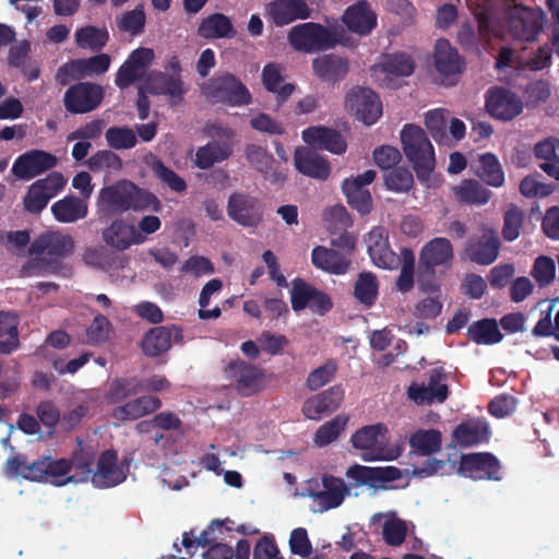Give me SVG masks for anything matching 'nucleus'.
Masks as SVG:
<instances>
[{"mask_svg": "<svg viewBox=\"0 0 559 559\" xmlns=\"http://www.w3.org/2000/svg\"><path fill=\"white\" fill-rule=\"evenodd\" d=\"M97 206L106 215H119L129 211L159 212L162 202L151 191L122 179L100 189Z\"/></svg>", "mask_w": 559, "mask_h": 559, "instance_id": "obj_1", "label": "nucleus"}, {"mask_svg": "<svg viewBox=\"0 0 559 559\" xmlns=\"http://www.w3.org/2000/svg\"><path fill=\"white\" fill-rule=\"evenodd\" d=\"M74 251V239L61 231L40 234L28 247V254L34 259L24 265L27 275L58 274L62 261Z\"/></svg>", "mask_w": 559, "mask_h": 559, "instance_id": "obj_2", "label": "nucleus"}, {"mask_svg": "<svg viewBox=\"0 0 559 559\" xmlns=\"http://www.w3.org/2000/svg\"><path fill=\"white\" fill-rule=\"evenodd\" d=\"M3 469L11 477H22L29 481L46 483L56 487L73 481V477H70V462L64 457L53 459L50 455H43L29 463L25 454L17 453L7 459Z\"/></svg>", "mask_w": 559, "mask_h": 559, "instance_id": "obj_3", "label": "nucleus"}, {"mask_svg": "<svg viewBox=\"0 0 559 559\" xmlns=\"http://www.w3.org/2000/svg\"><path fill=\"white\" fill-rule=\"evenodd\" d=\"M401 142L407 159L412 163L419 180H424L435 169V151L424 129L405 124L401 131Z\"/></svg>", "mask_w": 559, "mask_h": 559, "instance_id": "obj_4", "label": "nucleus"}, {"mask_svg": "<svg viewBox=\"0 0 559 559\" xmlns=\"http://www.w3.org/2000/svg\"><path fill=\"white\" fill-rule=\"evenodd\" d=\"M454 258L453 247L449 239L437 237L429 240L420 250L417 281L424 290H435L436 269H450Z\"/></svg>", "mask_w": 559, "mask_h": 559, "instance_id": "obj_5", "label": "nucleus"}, {"mask_svg": "<svg viewBox=\"0 0 559 559\" xmlns=\"http://www.w3.org/2000/svg\"><path fill=\"white\" fill-rule=\"evenodd\" d=\"M201 92L213 104L241 107L252 103V96L248 87L229 72L216 74L202 84Z\"/></svg>", "mask_w": 559, "mask_h": 559, "instance_id": "obj_6", "label": "nucleus"}, {"mask_svg": "<svg viewBox=\"0 0 559 559\" xmlns=\"http://www.w3.org/2000/svg\"><path fill=\"white\" fill-rule=\"evenodd\" d=\"M289 45L296 51L317 52L333 48L337 40L325 26L307 22L294 26L287 35Z\"/></svg>", "mask_w": 559, "mask_h": 559, "instance_id": "obj_7", "label": "nucleus"}, {"mask_svg": "<svg viewBox=\"0 0 559 559\" xmlns=\"http://www.w3.org/2000/svg\"><path fill=\"white\" fill-rule=\"evenodd\" d=\"M476 25L463 23L456 34L459 44L465 49L480 52L487 49L492 38L499 36V28L492 16L486 12L476 14Z\"/></svg>", "mask_w": 559, "mask_h": 559, "instance_id": "obj_8", "label": "nucleus"}, {"mask_svg": "<svg viewBox=\"0 0 559 559\" xmlns=\"http://www.w3.org/2000/svg\"><path fill=\"white\" fill-rule=\"evenodd\" d=\"M226 378L231 381L240 396L258 394L266 386L265 371L241 359L230 361L225 368Z\"/></svg>", "mask_w": 559, "mask_h": 559, "instance_id": "obj_9", "label": "nucleus"}, {"mask_svg": "<svg viewBox=\"0 0 559 559\" xmlns=\"http://www.w3.org/2000/svg\"><path fill=\"white\" fill-rule=\"evenodd\" d=\"M546 13L539 8L515 5L508 17L510 34L519 40L533 41L543 31Z\"/></svg>", "mask_w": 559, "mask_h": 559, "instance_id": "obj_10", "label": "nucleus"}, {"mask_svg": "<svg viewBox=\"0 0 559 559\" xmlns=\"http://www.w3.org/2000/svg\"><path fill=\"white\" fill-rule=\"evenodd\" d=\"M105 90L94 82H79L71 85L63 95V105L68 112L82 115L96 110L103 103Z\"/></svg>", "mask_w": 559, "mask_h": 559, "instance_id": "obj_11", "label": "nucleus"}, {"mask_svg": "<svg viewBox=\"0 0 559 559\" xmlns=\"http://www.w3.org/2000/svg\"><path fill=\"white\" fill-rule=\"evenodd\" d=\"M67 180L62 174L52 171L45 178L33 182L23 198L24 210L32 214L40 213L48 202L66 186Z\"/></svg>", "mask_w": 559, "mask_h": 559, "instance_id": "obj_12", "label": "nucleus"}, {"mask_svg": "<svg viewBox=\"0 0 559 559\" xmlns=\"http://www.w3.org/2000/svg\"><path fill=\"white\" fill-rule=\"evenodd\" d=\"M290 302L293 310L296 312L309 308L313 313L321 316L329 312L333 307L332 299L326 293L300 277L292 281Z\"/></svg>", "mask_w": 559, "mask_h": 559, "instance_id": "obj_13", "label": "nucleus"}, {"mask_svg": "<svg viewBox=\"0 0 559 559\" xmlns=\"http://www.w3.org/2000/svg\"><path fill=\"white\" fill-rule=\"evenodd\" d=\"M227 214L240 226L258 227L264 218V206L255 197L233 192L228 198Z\"/></svg>", "mask_w": 559, "mask_h": 559, "instance_id": "obj_14", "label": "nucleus"}, {"mask_svg": "<svg viewBox=\"0 0 559 559\" xmlns=\"http://www.w3.org/2000/svg\"><path fill=\"white\" fill-rule=\"evenodd\" d=\"M345 107L356 119L367 126L373 124L382 115L379 96L368 87H354L345 97Z\"/></svg>", "mask_w": 559, "mask_h": 559, "instance_id": "obj_15", "label": "nucleus"}, {"mask_svg": "<svg viewBox=\"0 0 559 559\" xmlns=\"http://www.w3.org/2000/svg\"><path fill=\"white\" fill-rule=\"evenodd\" d=\"M459 472L473 479H501V465L490 452L462 454Z\"/></svg>", "mask_w": 559, "mask_h": 559, "instance_id": "obj_16", "label": "nucleus"}, {"mask_svg": "<svg viewBox=\"0 0 559 559\" xmlns=\"http://www.w3.org/2000/svg\"><path fill=\"white\" fill-rule=\"evenodd\" d=\"M376 176L377 173L373 169H368L356 177L346 178L342 183L348 205L361 215L369 214L372 210V198L367 186L374 180Z\"/></svg>", "mask_w": 559, "mask_h": 559, "instance_id": "obj_17", "label": "nucleus"}, {"mask_svg": "<svg viewBox=\"0 0 559 559\" xmlns=\"http://www.w3.org/2000/svg\"><path fill=\"white\" fill-rule=\"evenodd\" d=\"M57 157L41 150H31L21 154L13 163L12 174L22 180H31L57 166Z\"/></svg>", "mask_w": 559, "mask_h": 559, "instance_id": "obj_18", "label": "nucleus"}, {"mask_svg": "<svg viewBox=\"0 0 559 559\" xmlns=\"http://www.w3.org/2000/svg\"><path fill=\"white\" fill-rule=\"evenodd\" d=\"M486 109L491 117L509 121L522 112L523 104L513 92L493 87L486 93Z\"/></svg>", "mask_w": 559, "mask_h": 559, "instance_id": "obj_19", "label": "nucleus"}, {"mask_svg": "<svg viewBox=\"0 0 559 559\" xmlns=\"http://www.w3.org/2000/svg\"><path fill=\"white\" fill-rule=\"evenodd\" d=\"M174 343L183 342V330L181 326L160 325L148 330L145 333L141 347L143 353L148 357H157L168 352Z\"/></svg>", "mask_w": 559, "mask_h": 559, "instance_id": "obj_20", "label": "nucleus"}, {"mask_svg": "<svg viewBox=\"0 0 559 559\" xmlns=\"http://www.w3.org/2000/svg\"><path fill=\"white\" fill-rule=\"evenodd\" d=\"M344 393L341 384L333 385L307 399L302 404L301 412L306 418L319 420L340 408Z\"/></svg>", "mask_w": 559, "mask_h": 559, "instance_id": "obj_21", "label": "nucleus"}, {"mask_svg": "<svg viewBox=\"0 0 559 559\" xmlns=\"http://www.w3.org/2000/svg\"><path fill=\"white\" fill-rule=\"evenodd\" d=\"M265 17L276 26H285L311 16L306 0H272L265 5Z\"/></svg>", "mask_w": 559, "mask_h": 559, "instance_id": "obj_22", "label": "nucleus"}, {"mask_svg": "<svg viewBox=\"0 0 559 559\" xmlns=\"http://www.w3.org/2000/svg\"><path fill=\"white\" fill-rule=\"evenodd\" d=\"M366 243L372 262L382 269L396 270L401 265V258L391 250L388 233L383 227L372 228L367 237Z\"/></svg>", "mask_w": 559, "mask_h": 559, "instance_id": "obj_23", "label": "nucleus"}, {"mask_svg": "<svg viewBox=\"0 0 559 559\" xmlns=\"http://www.w3.org/2000/svg\"><path fill=\"white\" fill-rule=\"evenodd\" d=\"M500 240L493 229H485L479 237H472L465 246V253L469 261L478 265L492 264L500 250Z\"/></svg>", "mask_w": 559, "mask_h": 559, "instance_id": "obj_24", "label": "nucleus"}, {"mask_svg": "<svg viewBox=\"0 0 559 559\" xmlns=\"http://www.w3.org/2000/svg\"><path fill=\"white\" fill-rule=\"evenodd\" d=\"M104 242L118 251H124L133 245L143 243L146 237L136 227L122 218H117L102 233Z\"/></svg>", "mask_w": 559, "mask_h": 559, "instance_id": "obj_25", "label": "nucleus"}, {"mask_svg": "<svg viewBox=\"0 0 559 559\" xmlns=\"http://www.w3.org/2000/svg\"><path fill=\"white\" fill-rule=\"evenodd\" d=\"M294 164L300 174L312 179L324 181L331 175L329 159L309 147L295 150Z\"/></svg>", "mask_w": 559, "mask_h": 559, "instance_id": "obj_26", "label": "nucleus"}, {"mask_svg": "<svg viewBox=\"0 0 559 559\" xmlns=\"http://www.w3.org/2000/svg\"><path fill=\"white\" fill-rule=\"evenodd\" d=\"M313 74L322 82L337 84L349 72V60L335 53H324L312 60Z\"/></svg>", "mask_w": 559, "mask_h": 559, "instance_id": "obj_27", "label": "nucleus"}, {"mask_svg": "<svg viewBox=\"0 0 559 559\" xmlns=\"http://www.w3.org/2000/svg\"><path fill=\"white\" fill-rule=\"evenodd\" d=\"M443 374L437 370H431L428 384L412 383L407 389L408 397L417 404H431L435 401L442 403L449 394L448 385L441 383Z\"/></svg>", "mask_w": 559, "mask_h": 559, "instance_id": "obj_28", "label": "nucleus"}, {"mask_svg": "<svg viewBox=\"0 0 559 559\" xmlns=\"http://www.w3.org/2000/svg\"><path fill=\"white\" fill-rule=\"evenodd\" d=\"M386 431V427L382 424L364 426L352 436L350 442L355 449L370 451L364 456L365 461L393 460L395 456L383 455L382 450L378 449L380 438Z\"/></svg>", "mask_w": 559, "mask_h": 559, "instance_id": "obj_29", "label": "nucleus"}, {"mask_svg": "<svg viewBox=\"0 0 559 559\" xmlns=\"http://www.w3.org/2000/svg\"><path fill=\"white\" fill-rule=\"evenodd\" d=\"M302 140L314 147L341 155L346 152L347 143L335 129L324 126L309 127L302 131Z\"/></svg>", "mask_w": 559, "mask_h": 559, "instance_id": "obj_30", "label": "nucleus"}, {"mask_svg": "<svg viewBox=\"0 0 559 559\" xmlns=\"http://www.w3.org/2000/svg\"><path fill=\"white\" fill-rule=\"evenodd\" d=\"M346 476L356 481V485H367L377 488L379 484L391 483L402 478V472L395 466H362L354 465L348 468Z\"/></svg>", "mask_w": 559, "mask_h": 559, "instance_id": "obj_31", "label": "nucleus"}, {"mask_svg": "<svg viewBox=\"0 0 559 559\" xmlns=\"http://www.w3.org/2000/svg\"><path fill=\"white\" fill-rule=\"evenodd\" d=\"M126 479L123 471L118 466V455L114 450L104 451L97 462V469L91 480L98 488H110Z\"/></svg>", "mask_w": 559, "mask_h": 559, "instance_id": "obj_32", "label": "nucleus"}, {"mask_svg": "<svg viewBox=\"0 0 559 559\" xmlns=\"http://www.w3.org/2000/svg\"><path fill=\"white\" fill-rule=\"evenodd\" d=\"M346 27L360 36L369 35L377 26V15L366 0L348 7L343 15Z\"/></svg>", "mask_w": 559, "mask_h": 559, "instance_id": "obj_33", "label": "nucleus"}, {"mask_svg": "<svg viewBox=\"0 0 559 559\" xmlns=\"http://www.w3.org/2000/svg\"><path fill=\"white\" fill-rule=\"evenodd\" d=\"M311 263L316 269L334 275L345 274L350 265V261L343 253L324 246L312 249Z\"/></svg>", "mask_w": 559, "mask_h": 559, "instance_id": "obj_34", "label": "nucleus"}, {"mask_svg": "<svg viewBox=\"0 0 559 559\" xmlns=\"http://www.w3.org/2000/svg\"><path fill=\"white\" fill-rule=\"evenodd\" d=\"M433 61L436 70L445 76L459 74L464 69V60L457 50L451 46L450 41L444 38L436 41Z\"/></svg>", "mask_w": 559, "mask_h": 559, "instance_id": "obj_35", "label": "nucleus"}, {"mask_svg": "<svg viewBox=\"0 0 559 559\" xmlns=\"http://www.w3.org/2000/svg\"><path fill=\"white\" fill-rule=\"evenodd\" d=\"M489 436L488 423L480 418L463 421L453 430V439L463 448L487 442Z\"/></svg>", "mask_w": 559, "mask_h": 559, "instance_id": "obj_36", "label": "nucleus"}, {"mask_svg": "<svg viewBox=\"0 0 559 559\" xmlns=\"http://www.w3.org/2000/svg\"><path fill=\"white\" fill-rule=\"evenodd\" d=\"M534 156L542 160L539 168L550 178L559 181V139L548 136L534 145Z\"/></svg>", "mask_w": 559, "mask_h": 559, "instance_id": "obj_37", "label": "nucleus"}, {"mask_svg": "<svg viewBox=\"0 0 559 559\" xmlns=\"http://www.w3.org/2000/svg\"><path fill=\"white\" fill-rule=\"evenodd\" d=\"M162 407V401L152 395H143L129 401L112 411V417L119 421L135 420L152 414Z\"/></svg>", "mask_w": 559, "mask_h": 559, "instance_id": "obj_38", "label": "nucleus"}, {"mask_svg": "<svg viewBox=\"0 0 559 559\" xmlns=\"http://www.w3.org/2000/svg\"><path fill=\"white\" fill-rule=\"evenodd\" d=\"M198 35L205 39L234 38L236 29L227 15L212 13L201 21Z\"/></svg>", "mask_w": 559, "mask_h": 559, "instance_id": "obj_39", "label": "nucleus"}, {"mask_svg": "<svg viewBox=\"0 0 559 559\" xmlns=\"http://www.w3.org/2000/svg\"><path fill=\"white\" fill-rule=\"evenodd\" d=\"M51 213L60 223H74L86 217L87 203L76 195L69 194L51 205Z\"/></svg>", "mask_w": 559, "mask_h": 559, "instance_id": "obj_40", "label": "nucleus"}, {"mask_svg": "<svg viewBox=\"0 0 559 559\" xmlns=\"http://www.w3.org/2000/svg\"><path fill=\"white\" fill-rule=\"evenodd\" d=\"M262 83L266 91L276 94L280 103L286 102L295 90L292 83H284L283 68L275 62L266 63L262 70Z\"/></svg>", "mask_w": 559, "mask_h": 559, "instance_id": "obj_41", "label": "nucleus"}, {"mask_svg": "<svg viewBox=\"0 0 559 559\" xmlns=\"http://www.w3.org/2000/svg\"><path fill=\"white\" fill-rule=\"evenodd\" d=\"M231 154L230 143L213 140L197 150L194 164L200 169H209L214 164L228 159Z\"/></svg>", "mask_w": 559, "mask_h": 559, "instance_id": "obj_42", "label": "nucleus"}, {"mask_svg": "<svg viewBox=\"0 0 559 559\" xmlns=\"http://www.w3.org/2000/svg\"><path fill=\"white\" fill-rule=\"evenodd\" d=\"M67 67L76 74L79 79L99 75L108 71L110 57L107 53H99L90 58L75 59L59 69V73L66 72Z\"/></svg>", "mask_w": 559, "mask_h": 559, "instance_id": "obj_43", "label": "nucleus"}, {"mask_svg": "<svg viewBox=\"0 0 559 559\" xmlns=\"http://www.w3.org/2000/svg\"><path fill=\"white\" fill-rule=\"evenodd\" d=\"M453 192L460 203L467 205H484L491 197V191L475 179L462 180L453 187Z\"/></svg>", "mask_w": 559, "mask_h": 559, "instance_id": "obj_44", "label": "nucleus"}, {"mask_svg": "<svg viewBox=\"0 0 559 559\" xmlns=\"http://www.w3.org/2000/svg\"><path fill=\"white\" fill-rule=\"evenodd\" d=\"M322 484L324 490L316 495L317 500L324 509H334L342 504L345 496L348 493L343 479L334 476H323Z\"/></svg>", "mask_w": 559, "mask_h": 559, "instance_id": "obj_45", "label": "nucleus"}, {"mask_svg": "<svg viewBox=\"0 0 559 559\" xmlns=\"http://www.w3.org/2000/svg\"><path fill=\"white\" fill-rule=\"evenodd\" d=\"M19 319L10 312L0 311V354L9 355L20 346Z\"/></svg>", "mask_w": 559, "mask_h": 559, "instance_id": "obj_46", "label": "nucleus"}, {"mask_svg": "<svg viewBox=\"0 0 559 559\" xmlns=\"http://www.w3.org/2000/svg\"><path fill=\"white\" fill-rule=\"evenodd\" d=\"M467 336L476 344L492 345L501 342L503 335L495 319L473 322L467 329Z\"/></svg>", "mask_w": 559, "mask_h": 559, "instance_id": "obj_47", "label": "nucleus"}, {"mask_svg": "<svg viewBox=\"0 0 559 559\" xmlns=\"http://www.w3.org/2000/svg\"><path fill=\"white\" fill-rule=\"evenodd\" d=\"M442 444L441 432L437 429H418L409 437V445L419 455L439 452Z\"/></svg>", "mask_w": 559, "mask_h": 559, "instance_id": "obj_48", "label": "nucleus"}, {"mask_svg": "<svg viewBox=\"0 0 559 559\" xmlns=\"http://www.w3.org/2000/svg\"><path fill=\"white\" fill-rule=\"evenodd\" d=\"M379 295V282L371 272H361L358 274L354 285L355 298L365 307H372Z\"/></svg>", "mask_w": 559, "mask_h": 559, "instance_id": "obj_49", "label": "nucleus"}, {"mask_svg": "<svg viewBox=\"0 0 559 559\" xmlns=\"http://www.w3.org/2000/svg\"><path fill=\"white\" fill-rule=\"evenodd\" d=\"M245 156L250 166L259 173L264 176L274 175L275 179H278L280 175L273 170L275 159L266 147L254 143L247 144L245 147Z\"/></svg>", "mask_w": 559, "mask_h": 559, "instance_id": "obj_50", "label": "nucleus"}, {"mask_svg": "<svg viewBox=\"0 0 559 559\" xmlns=\"http://www.w3.org/2000/svg\"><path fill=\"white\" fill-rule=\"evenodd\" d=\"M478 177L487 185L499 188L504 183V173L498 157L492 153H485L479 157Z\"/></svg>", "mask_w": 559, "mask_h": 559, "instance_id": "obj_51", "label": "nucleus"}, {"mask_svg": "<svg viewBox=\"0 0 559 559\" xmlns=\"http://www.w3.org/2000/svg\"><path fill=\"white\" fill-rule=\"evenodd\" d=\"M29 48L27 41L12 46L9 51L8 60L11 67L21 69L24 75L27 76V80L32 82L39 76V69L32 67V60L28 56Z\"/></svg>", "mask_w": 559, "mask_h": 559, "instance_id": "obj_52", "label": "nucleus"}, {"mask_svg": "<svg viewBox=\"0 0 559 559\" xmlns=\"http://www.w3.org/2000/svg\"><path fill=\"white\" fill-rule=\"evenodd\" d=\"M348 420L347 415L338 414L331 420L324 423L314 433V443L318 447H326L334 442L346 428Z\"/></svg>", "mask_w": 559, "mask_h": 559, "instance_id": "obj_53", "label": "nucleus"}, {"mask_svg": "<svg viewBox=\"0 0 559 559\" xmlns=\"http://www.w3.org/2000/svg\"><path fill=\"white\" fill-rule=\"evenodd\" d=\"M109 39L106 28H97L95 26H84L75 32L76 45L81 48H88L93 51L103 49Z\"/></svg>", "mask_w": 559, "mask_h": 559, "instance_id": "obj_54", "label": "nucleus"}, {"mask_svg": "<svg viewBox=\"0 0 559 559\" xmlns=\"http://www.w3.org/2000/svg\"><path fill=\"white\" fill-rule=\"evenodd\" d=\"M158 93L169 97L170 105H178L187 93L180 75L158 73Z\"/></svg>", "mask_w": 559, "mask_h": 559, "instance_id": "obj_55", "label": "nucleus"}, {"mask_svg": "<svg viewBox=\"0 0 559 559\" xmlns=\"http://www.w3.org/2000/svg\"><path fill=\"white\" fill-rule=\"evenodd\" d=\"M86 165L88 169L94 173H117L122 168V160L115 152L110 150H100L87 159Z\"/></svg>", "mask_w": 559, "mask_h": 559, "instance_id": "obj_56", "label": "nucleus"}, {"mask_svg": "<svg viewBox=\"0 0 559 559\" xmlns=\"http://www.w3.org/2000/svg\"><path fill=\"white\" fill-rule=\"evenodd\" d=\"M142 391V382L135 378H120L112 381L107 397L110 403H120Z\"/></svg>", "mask_w": 559, "mask_h": 559, "instance_id": "obj_57", "label": "nucleus"}, {"mask_svg": "<svg viewBox=\"0 0 559 559\" xmlns=\"http://www.w3.org/2000/svg\"><path fill=\"white\" fill-rule=\"evenodd\" d=\"M400 258L401 273L396 280V288L401 293H408L414 287L415 254L412 249L403 248Z\"/></svg>", "mask_w": 559, "mask_h": 559, "instance_id": "obj_58", "label": "nucleus"}, {"mask_svg": "<svg viewBox=\"0 0 559 559\" xmlns=\"http://www.w3.org/2000/svg\"><path fill=\"white\" fill-rule=\"evenodd\" d=\"M68 462H70V472L75 471L74 474H70V477H73L72 483L86 481L92 477L93 455L90 452L79 449L73 452Z\"/></svg>", "mask_w": 559, "mask_h": 559, "instance_id": "obj_59", "label": "nucleus"}, {"mask_svg": "<svg viewBox=\"0 0 559 559\" xmlns=\"http://www.w3.org/2000/svg\"><path fill=\"white\" fill-rule=\"evenodd\" d=\"M105 139L108 146L115 150H129L138 143L134 131L128 127L108 128L105 132Z\"/></svg>", "mask_w": 559, "mask_h": 559, "instance_id": "obj_60", "label": "nucleus"}, {"mask_svg": "<svg viewBox=\"0 0 559 559\" xmlns=\"http://www.w3.org/2000/svg\"><path fill=\"white\" fill-rule=\"evenodd\" d=\"M146 16L142 5H138L131 11L124 12L117 17V25L120 31L129 33L132 36L140 35L145 27Z\"/></svg>", "mask_w": 559, "mask_h": 559, "instance_id": "obj_61", "label": "nucleus"}, {"mask_svg": "<svg viewBox=\"0 0 559 559\" xmlns=\"http://www.w3.org/2000/svg\"><path fill=\"white\" fill-rule=\"evenodd\" d=\"M384 185L393 192H408L414 185L413 174L405 167H394L384 175Z\"/></svg>", "mask_w": 559, "mask_h": 559, "instance_id": "obj_62", "label": "nucleus"}, {"mask_svg": "<svg viewBox=\"0 0 559 559\" xmlns=\"http://www.w3.org/2000/svg\"><path fill=\"white\" fill-rule=\"evenodd\" d=\"M337 371L334 359H328L322 366L313 369L307 377L306 384L311 391H317L333 380Z\"/></svg>", "mask_w": 559, "mask_h": 559, "instance_id": "obj_63", "label": "nucleus"}, {"mask_svg": "<svg viewBox=\"0 0 559 559\" xmlns=\"http://www.w3.org/2000/svg\"><path fill=\"white\" fill-rule=\"evenodd\" d=\"M152 169L154 175L176 193H183L187 190L186 180L176 171L167 167L162 160L157 159L153 163Z\"/></svg>", "mask_w": 559, "mask_h": 559, "instance_id": "obj_64", "label": "nucleus"}]
</instances>
